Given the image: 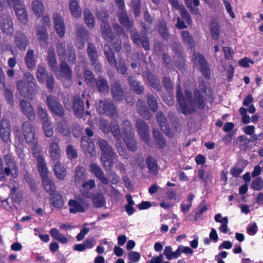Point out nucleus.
I'll return each mask as SVG.
<instances>
[{
	"mask_svg": "<svg viewBox=\"0 0 263 263\" xmlns=\"http://www.w3.org/2000/svg\"><path fill=\"white\" fill-rule=\"evenodd\" d=\"M59 72L61 77L64 79L65 87L70 86L72 80V70L66 62L63 61L61 62Z\"/></svg>",
	"mask_w": 263,
	"mask_h": 263,
	"instance_id": "9b49d317",
	"label": "nucleus"
},
{
	"mask_svg": "<svg viewBox=\"0 0 263 263\" xmlns=\"http://www.w3.org/2000/svg\"><path fill=\"white\" fill-rule=\"evenodd\" d=\"M16 47L21 51L25 50L29 44L26 35L21 32H16L14 37Z\"/></svg>",
	"mask_w": 263,
	"mask_h": 263,
	"instance_id": "412c9836",
	"label": "nucleus"
},
{
	"mask_svg": "<svg viewBox=\"0 0 263 263\" xmlns=\"http://www.w3.org/2000/svg\"><path fill=\"white\" fill-rule=\"evenodd\" d=\"M135 126L141 140L148 145L150 139L149 126L147 123L141 119H138L136 120Z\"/></svg>",
	"mask_w": 263,
	"mask_h": 263,
	"instance_id": "1a4fd4ad",
	"label": "nucleus"
},
{
	"mask_svg": "<svg viewBox=\"0 0 263 263\" xmlns=\"http://www.w3.org/2000/svg\"><path fill=\"white\" fill-rule=\"evenodd\" d=\"M110 131L112 135L117 139L118 141H121L122 135L119 124L117 121H114L110 124Z\"/></svg>",
	"mask_w": 263,
	"mask_h": 263,
	"instance_id": "3c124183",
	"label": "nucleus"
},
{
	"mask_svg": "<svg viewBox=\"0 0 263 263\" xmlns=\"http://www.w3.org/2000/svg\"><path fill=\"white\" fill-rule=\"evenodd\" d=\"M82 147L86 154L92 155L95 145L89 137H83L81 140Z\"/></svg>",
	"mask_w": 263,
	"mask_h": 263,
	"instance_id": "ea45409f",
	"label": "nucleus"
},
{
	"mask_svg": "<svg viewBox=\"0 0 263 263\" xmlns=\"http://www.w3.org/2000/svg\"><path fill=\"white\" fill-rule=\"evenodd\" d=\"M85 23L89 28H93L95 26V22L93 14L89 9H85L84 11Z\"/></svg>",
	"mask_w": 263,
	"mask_h": 263,
	"instance_id": "864d4df0",
	"label": "nucleus"
},
{
	"mask_svg": "<svg viewBox=\"0 0 263 263\" xmlns=\"http://www.w3.org/2000/svg\"><path fill=\"white\" fill-rule=\"evenodd\" d=\"M5 163L7 166L4 169V174L8 177L11 175L13 178H15L18 175V167L14 157L11 154L4 156Z\"/></svg>",
	"mask_w": 263,
	"mask_h": 263,
	"instance_id": "39448f33",
	"label": "nucleus"
},
{
	"mask_svg": "<svg viewBox=\"0 0 263 263\" xmlns=\"http://www.w3.org/2000/svg\"><path fill=\"white\" fill-rule=\"evenodd\" d=\"M157 122L162 131L170 130V126L167 120L161 111H159L156 114Z\"/></svg>",
	"mask_w": 263,
	"mask_h": 263,
	"instance_id": "473e14b6",
	"label": "nucleus"
},
{
	"mask_svg": "<svg viewBox=\"0 0 263 263\" xmlns=\"http://www.w3.org/2000/svg\"><path fill=\"white\" fill-rule=\"evenodd\" d=\"M36 77L40 83L46 82V87L49 92H52L54 89V80L52 73L47 72L42 66L37 67Z\"/></svg>",
	"mask_w": 263,
	"mask_h": 263,
	"instance_id": "20e7f679",
	"label": "nucleus"
},
{
	"mask_svg": "<svg viewBox=\"0 0 263 263\" xmlns=\"http://www.w3.org/2000/svg\"><path fill=\"white\" fill-rule=\"evenodd\" d=\"M83 75L87 84L90 87H93L97 78H95V75L91 71L86 69L84 71Z\"/></svg>",
	"mask_w": 263,
	"mask_h": 263,
	"instance_id": "052dcab7",
	"label": "nucleus"
},
{
	"mask_svg": "<svg viewBox=\"0 0 263 263\" xmlns=\"http://www.w3.org/2000/svg\"><path fill=\"white\" fill-rule=\"evenodd\" d=\"M153 136L156 146L159 149H164L166 147V140L158 129L156 128L153 129Z\"/></svg>",
	"mask_w": 263,
	"mask_h": 263,
	"instance_id": "7c9ffc66",
	"label": "nucleus"
},
{
	"mask_svg": "<svg viewBox=\"0 0 263 263\" xmlns=\"http://www.w3.org/2000/svg\"><path fill=\"white\" fill-rule=\"evenodd\" d=\"M175 62L176 67L180 69H182L185 65V59L180 51H177L175 54Z\"/></svg>",
	"mask_w": 263,
	"mask_h": 263,
	"instance_id": "bf43d9fd",
	"label": "nucleus"
},
{
	"mask_svg": "<svg viewBox=\"0 0 263 263\" xmlns=\"http://www.w3.org/2000/svg\"><path fill=\"white\" fill-rule=\"evenodd\" d=\"M146 74L147 80L151 86L157 91H161L162 88L159 78L151 72H147Z\"/></svg>",
	"mask_w": 263,
	"mask_h": 263,
	"instance_id": "c756f323",
	"label": "nucleus"
},
{
	"mask_svg": "<svg viewBox=\"0 0 263 263\" xmlns=\"http://www.w3.org/2000/svg\"><path fill=\"white\" fill-rule=\"evenodd\" d=\"M69 9L73 17L76 18L81 17L82 11L77 0H70L69 2Z\"/></svg>",
	"mask_w": 263,
	"mask_h": 263,
	"instance_id": "2f4dec72",
	"label": "nucleus"
},
{
	"mask_svg": "<svg viewBox=\"0 0 263 263\" xmlns=\"http://www.w3.org/2000/svg\"><path fill=\"white\" fill-rule=\"evenodd\" d=\"M37 115L39 117L42 123L49 120L47 110L42 106H38L36 108Z\"/></svg>",
	"mask_w": 263,
	"mask_h": 263,
	"instance_id": "680f3d73",
	"label": "nucleus"
},
{
	"mask_svg": "<svg viewBox=\"0 0 263 263\" xmlns=\"http://www.w3.org/2000/svg\"><path fill=\"white\" fill-rule=\"evenodd\" d=\"M90 172L97 177L102 184H107L108 180L99 165L96 163H91L89 166Z\"/></svg>",
	"mask_w": 263,
	"mask_h": 263,
	"instance_id": "4be33fe9",
	"label": "nucleus"
},
{
	"mask_svg": "<svg viewBox=\"0 0 263 263\" xmlns=\"http://www.w3.org/2000/svg\"><path fill=\"white\" fill-rule=\"evenodd\" d=\"M11 126L10 121L3 118L0 124V138L5 143L10 141Z\"/></svg>",
	"mask_w": 263,
	"mask_h": 263,
	"instance_id": "dca6fc26",
	"label": "nucleus"
},
{
	"mask_svg": "<svg viewBox=\"0 0 263 263\" xmlns=\"http://www.w3.org/2000/svg\"><path fill=\"white\" fill-rule=\"evenodd\" d=\"M148 105L153 112H156L158 109V105L157 99L153 94L148 93L146 96Z\"/></svg>",
	"mask_w": 263,
	"mask_h": 263,
	"instance_id": "6e6d98bb",
	"label": "nucleus"
},
{
	"mask_svg": "<svg viewBox=\"0 0 263 263\" xmlns=\"http://www.w3.org/2000/svg\"><path fill=\"white\" fill-rule=\"evenodd\" d=\"M128 80L131 89L135 93L140 95L143 92L144 89V86L143 85H141L140 82L135 80L133 76H129Z\"/></svg>",
	"mask_w": 263,
	"mask_h": 263,
	"instance_id": "c9c22d12",
	"label": "nucleus"
},
{
	"mask_svg": "<svg viewBox=\"0 0 263 263\" xmlns=\"http://www.w3.org/2000/svg\"><path fill=\"white\" fill-rule=\"evenodd\" d=\"M53 22L57 34L60 37H63L65 34V26L61 14L54 13L53 15Z\"/></svg>",
	"mask_w": 263,
	"mask_h": 263,
	"instance_id": "2eb2a0df",
	"label": "nucleus"
},
{
	"mask_svg": "<svg viewBox=\"0 0 263 263\" xmlns=\"http://www.w3.org/2000/svg\"><path fill=\"white\" fill-rule=\"evenodd\" d=\"M193 55L195 57L194 63L199 65L200 71L203 77L206 80L210 79L211 77V69L209 64L204 55L196 52H194Z\"/></svg>",
	"mask_w": 263,
	"mask_h": 263,
	"instance_id": "0eeeda50",
	"label": "nucleus"
},
{
	"mask_svg": "<svg viewBox=\"0 0 263 263\" xmlns=\"http://www.w3.org/2000/svg\"><path fill=\"white\" fill-rule=\"evenodd\" d=\"M20 106L23 114L29 120L34 121L35 120V112L29 102L24 100H21Z\"/></svg>",
	"mask_w": 263,
	"mask_h": 263,
	"instance_id": "6ab92c4d",
	"label": "nucleus"
},
{
	"mask_svg": "<svg viewBox=\"0 0 263 263\" xmlns=\"http://www.w3.org/2000/svg\"><path fill=\"white\" fill-rule=\"evenodd\" d=\"M42 179L44 188L49 195H52L53 194L58 192L56 191L54 182L48 177Z\"/></svg>",
	"mask_w": 263,
	"mask_h": 263,
	"instance_id": "a19ab883",
	"label": "nucleus"
},
{
	"mask_svg": "<svg viewBox=\"0 0 263 263\" xmlns=\"http://www.w3.org/2000/svg\"><path fill=\"white\" fill-rule=\"evenodd\" d=\"M36 37L40 46L47 47L48 45V33L46 28L44 26H40L36 30Z\"/></svg>",
	"mask_w": 263,
	"mask_h": 263,
	"instance_id": "a878e982",
	"label": "nucleus"
},
{
	"mask_svg": "<svg viewBox=\"0 0 263 263\" xmlns=\"http://www.w3.org/2000/svg\"><path fill=\"white\" fill-rule=\"evenodd\" d=\"M131 40L137 46H141L146 51L149 50V37L145 33L142 34V38L138 31H134L130 35Z\"/></svg>",
	"mask_w": 263,
	"mask_h": 263,
	"instance_id": "f8f14e48",
	"label": "nucleus"
},
{
	"mask_svg": "<svg viewBox=\"0 0 263 263\" xmlns=\"http://www.w3.org/2000/svg\"><path fill=\"white\" fill-rule=\"evenodd\" d=\"M17 19L23 24H26L28 21V14L25 5L23 3L15 5L13 7Z\"/></svg>",
	"mask_w": 263,
	"mask_h": 263,
	"instance_id": "5701e85b",
	"label": "nucleus"
},
{
	"mask_svg": "<svg viewBox=\"0 0 263 263\" xmlns=\"http://www.w3.org/2000/svg\"><path fill=\"white\" fill-rule=\"evenodd\" d=\"M112 99L116 102L122 101L124 98V91L119 81H114L110 85Z\"/></svg>",
	"mask_w": 263,
	"mask_h": 263,
	"instance_id": "f3484780",
	"label": "nucleus"
},
{
	"mask_svg": "<svg viewBox=\"0 0 263 263\" xmlns=\"http://www.w3.org/2000/svg\"><path fill=\"white\" fill-rule=\"evenodd\" d=\"M123 137L135 135L134 129L131 122L128 120L123 121L121 124Z\"/></svg>",
	"mask_w": 263,
	"mask_h": 263,
	"instance_id": "de8ad7c7",
	"label": "nucleus"
},
{
	"mask_svg": "<svg viewBox=\"0 0 263 263\" xmlns=\"http://www.w3.org/2000/svg\"><path fill=\"white\" fill-rule=\"evenodd\" d=\"M65 43L62 42L57 45V52L60 59L65 58L66 57Z\"/></svg>",
	"mask_w": 263,
	"mask_h": 263,
	"instance_id": "774afa93",
	"label": "nucleus"
},
{
	"mask_svg": "<svg viewBox=\"0 0 263 263\" xmlns=\"http://www.w3.org/2000/svg\"><path fill=\"white\" fill-rule=\"evenodd\" d=\"M32 9L36 17L39 18L41 17L44 10V7L42 0H33Z\"/></svg>",
	"mask_w": 263,
	"mask_h": 263,
	"instance_id": "79ce46f5",
	"label": "nucleus"
},
{
	"mask_svg": "<svg viewBox=\"0 0 263 263\" xmlns=\"http://www.w3.org/2000/svg\"><path fill=\"white\" fill-rule=\"evenodd\" d=\"M158 30L161 37L165 40H167L170 36V33L165 21H161L159 22Z\"/></svg>",
	"mask_w": 263,
	"mask_h": 263,
	"instance_id": "603ef678",
	"label": "nucleus"
},
{
	"mask_svg": "<svg viewBox=\"0 0 263 263\" xmlns=\"http://www.w3.org/2000/svg\"><path fill=\"white\" fill-rule=\"evenodd\" d=\"M193 95L192 105H194L199 110H204L206 106V102L203 95L198 88H195L194 90Z\"/></svg>",
	"mask_w": 263,
	"mask_h": 263,
	"instance_id": "aec40b11",
	"label": "nucleus"
},
{
	"mask_svg": "<svg viewBox=\"0 0 263 263\" xmlns=\"http://www.w3.org/2000/svg\"><path fill=\"white\" fill-rule=\"evenodd\" d=\"M68 204L70 207V213L76 214L79 212L84 213L86 211V209L84 206L77 200H69Z\"/></svg>",
	"mask_w": 263,
	"mask_h": 263,
	"instance_id": "e433bc0d",
	"label": "nucleus"
},
{
	"mask_svg": "<svg viewBox=\"0 0 263 263\" xmlns=\"http://www.w3.org/2000/svg\"><path fill=\"white\" fill-rule=\"evenodd\" d=\"M53 171L54 175L57 178L61 180L65 179L67 175V171L63 164L59 161L55 162Z\"/></svg>",
	"mask_w": 263,
	"mask_h": 263,
	"instance_id": "4c0bfd02",
	"label": "nucleus"
},
{
	"mask_svg": "<svg viewBox=\"0 0 263 263\" xmlns=\"http://www.w3.org/2000/svg\"><path fill=\"white\" fill-rule=\"evenodd\" d=\"M137 110L138 114L145 119H149L151 118V114L146 106L145 103L140 99L137 101Z\"/></svg>",
	"mask_w": 263,
	"mask_h": 263,
	"instance_id": "f704fd0d",
	"label": "nucleus"
},
{
	"mask_svg": "<svg viewBox=\"0 0 263 263\" xmlns=\"http://www.w3.org/2000/svg\"><path fill=\"white\" fill-rule=\"evenodd\" d=\"M97 18L102 22V24L108 22L109 14L106 10H99L96 13Z\"/></svg>",
	"mask_w": 263,
	"mask_h": 263,
	"instance_id": "0e129e2a",
	"label": "nucleus"
},
{
	"mask_svg": "<svg viewBox=\"0 0 263 263\" xmlns=\"http://www.w3.org/2000/svg\"><path fill=\"white\" fill-rule=\"evenodd\" d=\"M135 135L123 137V140L125 142L127 149L131 152H135L137 150L138 146L136 140L135 138Z\"/></svg>",
	"mask_w": 263,
	"mask_h": 263,
	"instance_id": "37998d69",
	"label": "nucleus"
},
{
	"mask_svg": "<svg viewBox=\"0 0 263 263\" xmlns=\"http://www.w3.org/2000/svg\"><path fill=\"white\" fill-rule=\"evenodd\" d=\"M119 22L127 30L129 31L134 25V21L132 16L129 17L127 13L124 11H120L118 14Z\"/></svg>",
	"mask_w": 263,
	"mask_h": 263,
	"instance_id": "393cba45",
	"label": "nucleus"
},
{
	"mask_svg": "<svg viewBox=\"0 0 263 263\" xmlns=\"http://www.w3.org/2000/svg\"><path fill=\"white\" fill-rule=\"evenodd\" d=\"M117 68V71L121 74H124L126 73L127 69V66L126 65L125 60L122 58H119L118 61V64L117 62V66H115Z\"/></svg>",
	"mask_w": 263,
	"mask_h": 263,
	"instance_id": "69168bd1",
	"label": "nucleus"
},
{
	"mask_svg": "<svg viewBox=\"0 0 263 263\" xmlns=\"http://www.w3.org/2000/svg\"><path fill=\"white\" fill-rule=\"evenodd\" d=\"M27 81L20 80L17 83V87L21 96L27 99H33L37 86L36 81L31 73L26 74Z\"/></svg>",
	"mask_w": 263,
	"mask_h": 263,
	"instance_id": "7ed1b4c3",
	"label": "nucleus"
},
{
	"mask_svg": "<svg viewBox=\"0 0 263 263\" xmlns=\"http://www.w3.org/2000/svg\"><path fill=\"white\" fill-rule=\"evenodd\" d=\"M60 139L54 137L49 140V154L51 160L54 162L59 161L61 156V151L59 146Z\"/></svg>",
	"mask_w": 263,
	"mask_h": 263,
	"instance_id": "6e6552de",
	"label": "nucleus"
},
{
	"mask_svg": "<svg viewBox=\"0 0 263 263\" xmlns=\"http://www.w3.org/2000/svg\"><path fill=\"white\" fill-rule=\"evenodd\" d=\"M178 10H179L181 18L184 20L189 25H191L192 24V17L184 6L181 5Z\"/></svg>",
	"mask_w": 263,
	"mask_h": 263,
	"instance_id": "13d9d810",
	"label": "nucleus"
},
{
	"mask_svg": "<svg viewBox=\"0 0 263 263\" xmlns=\"http://www.w3.org/2000/svg\"><path fill=\"white\" fill-rule=\"evenodd\" d=\"M86 170L83 166H78L76 168L74 179L76 185L81 184L86 179Z\"/></svg>",
	"mask_w": 263,
	"mask_h": 263,
	"instance_id": "72a5a7b5",
	"label": "nucleus"
},
{
	"mask_svg": "<svg viewBox=\"0 0 263 263\" xmlns=\"http://www.w3.org/2000/svg\"><path fill=\"white\" fill-rule=\"evenodd\" d=\"M147 167L152 174H157L158 172V165L157 160L152 156L148 155L146 158Z\"/></svg>",
	"mask_w": 263,
	"mask_h": 263,
	"instance_id": "c03bdc74",
	"label": "nucleus"
},
{
	"mask_svg": "<svg viewBox=\"0 0 263 263\" xmlns=\"http://www.w3.org/2000/svg\"><path fill=\"white\" fill-rule=\"evenodd\" d=\"M104 54L110 66H117V60L115 53L109 45L104 46Z\"/></svg>",
	"mask_w": 263,
	"mask_h": 263,
	"instance_id": "58836bf2",
	"label": "nucleus"
},
{
	"mask_svg": "<svg viewBox=\"0 0 263 263\" xmlns=\"http://www.w3.org/2000/svg\"><path fill=\"white\" fill-rule=\"evenodd\" d=\"M93 87H95L101 93H107L109 90L107 80L101 76L97 78Z\"/></svg>",
	"mask_w": 263,
	"mask_h": 263,
	"instance_id": "bb28decb",
	"label": "nucleus"
},
{
	"mask_svg": "<svg viewBox=\"0 0 263 263\" xmlns=\"http://www.w3.org/2000/svg\"><path fill=\"white\" fill-rule=\"evenodd\" d=\"M102 104V106H100L98 109L99 112L100 114H105L107 116L114 118L118 115V111L116 105L114 103L111 101L104 100L103 102L101 101Z\"/></svg>",
	"mask_w": 263,
	"mask_h": 263,
	"instance_id": "9d476101",
	"label": "nucleus"
},
{
	"mask_svg": "<svg viewBox=\"0 0 263 263\" xmlns=\"http://www.w3.org/2000/svg\"><path fill=\"white\" fill-rule=\"evenodd\" d=\"M210 30L211 36L214 40H217L219 38L220 26L218 22H213L210 25Z\"/></svg>",
	"mask_w": 263,
	"mask_h": 263,
	"instance_id": "5fc2aeb1",
	"label": "nucleus"
},
{
	"mask_svg": "<svg viewBox=\"0 0 263 263\" xmlns=\"http://www.w3.org/2000/svg\"><path fill=\"white\" fill-rule=\"evenodd\" d=\"M73 110L75 116L79 118H82L84 114V104L83 99L76 95L73 98Z\"/></svg>",
	"mask_w": 263,
	"mask_h": 263,
	"instance_id": "a211bd4d",
	"label": "nucleus"
},
{
	"mask_svg": "<svg viewBox=\"0 0 263 263\" xmlns=\"http://www.w3.org/2000/svg\"><path fill=\"white\" fill-rule=\"evenodd\" d=\"M67 158L70 160H75L78 157V152L72 145H69L66 149Z\"/></svg>",
	"mask_w": 263,
	"mask_h": 263,
	"instance_id": "e2e57ef3",
	"label": "nucleus"
},
{
	"mask_svg": "<svg viewBox=\"0 0 263 263\" xmlns=\"http://www.w3.org/2000/svg\"><path fill=\"white\" fill-rule=\"evenodd\" d=\"M25 62L27 68L33 69L35 66L36 60L33 50H28L25 57Z\"/></svg>",
	"mask_w": 263,
	"mask_h": 263,
	"instance_id": "a18cd8bd",
	"label": "nucleus"
},
{
	"mask_svg": "<svg viewBox=\"0 0 263 263\" xmlns=\"http://www.w3.org/2000/svg\"><path fill=\"white\" fill-rule=\"evenodd\" d=\"M22 130L24 138L28 143H33L35 139V129L31 123L28 121H24L22 125Z\"/></svg>",
	"mask_w": 263,
	"mask_h": 263,
	"instance_id": "4468645a",
	"label": "nucleus"
},
{
	"mask_svg": "<svg viewBox=\"0 0 263 263\" xmlns=\"http://www.w3.org/2000/svg\"><path fill=\"white\" fill-rule=\"evenodd\" d=\"M50 201L51 205L58 209H62L65 204V200L63 196L59 192H57L50 195Z\"/></svg>",
	"mask_w": 263,
	"mask_h": 263,
	"instance_id": "c85d7f7f",
	"label": "nucleus"
},
{
	"mask_svg": "<svg viewBox=\"0 0 263 263\" xmlns=\"http://www.w3.org/2000/svg\"><path fill=\"white\" fill-rule=\"evenodd\" d=\"M0 28L2 31L8 35H12L14 33L13 23L9 15L3 14L0 17Z\"/></svg>",
	"mask_w": 263,
	"mask_h": 263,
	"instance_id": "ddd939ff",
	"label": "nucleus"
},
{
	"mask_svg": "<svg viewBox=\"0 0 263 263\" xmlns=\"http://www.w3.org/2000/svg\"><path fill=\"white\" fill-rule=\"evenodd\" d=\"M46 103L53 115L59 117L64 116L65 114V109L55 96L51 95L47 96Z\"/></svg>",
	"mask_w": 263,
	"mask_h": 263,
	"instance_id": "423d86ee",
	"label": "nucleus"
},
{
	"mask_svg": "<svg viewBox=\"0 0 263 263\" xmlns=\"http://www.w3.org/2000/svg\"><path fill=\"white\" fill-rule=\"evenodd\" d=\"M92 202L95 207L99 208L105 205L106 200L102 193H97L92 197Z\"/></svg>",
	"mask_w": 263,
	"mask_h": 263,
	"instance_id": "09e8293b",
	"label": "nucleus"
},
{
	"mask_svg": "<svg viewBox=\"0 0 263 263\" xmlns=\"http://www.w3.org/2000/svg\"><path fill=\"white\" fill-rule=\"evenodd\" d=\"M34 155H36L35 154ZM35 158L37 160V168L42 179L48 177V170L46 167V164L43 156H39L34 155Z\"/></svg>",
	"mask_w": 263,
	"mask_h": 263,
	"instance_id": "cd10ccee",
	"label": "nucleus"
},
{
	"mask_svg": "<svg viewBox=\"0 0 263 263\" xmlns=\"http://www.w3.org/2000/svg\"><path fill=\"white\" fill-rule=\"evenodd\" d=\"M57 129L64 136H68L70 134L68 123L65 119H62L57 123Z\"/></svg>",
	"mask_w": 263,
	"mask_h": 263,
	"instance_id": "49530a36",
	"label": "nucleus"
},
{
	"mask_svg": "<svg viewBox=\"0 0 263 263\" xmlns=\"http://www.w3.org/2000/svg\"><path fill=\"white\" fill-rule=\"evenodd\" d=\"M47 61L48 65L52 69H57V61L53 48H49L47 57Z\"/></svg>",
	"mask_w": 263,
	"mask_h": 263,
	"instance_id": "8fccbe9b",
	"label": "nucleus"
},
{
	"mask_svg": "<svg viewBox=\"0 0 263 263\" xmlns=\"http://www.w3.org/2000/svg\"><path fill=\"white\" fill-rule=\"evenodd\" d=\"M87 52L91 61V64L94 65L96 68L99 67V68L101 67L98 62V55L97 49L95 46L91 43H89L87 45Z\"/></svg>",
	"mask_w": 263,
	"mask_h": 263,
	"instance_id": "b1692460",
	"label": "nucleus"
},
{
	"mask_svg": "<svg viewBox=\"0 0 263 263\" xmlns=\"http://www.w3.org/2000/svg\"><path fill=\"white\" fill-rule=\"evenodd\" d=\"M98 143L102 152L101 163L105 170H110L113 166V159L116 153L106 140L99 138Z\"/></svg>",
	"mask_w": 263,
	"mask_h": 263,
	"instance_id": "f03ea898",
	"label": "nucleus"
},
{
	"mask_svg": "<svg viewBox=\"0 0 263 263\" xmlns=\"http://www.w3.org/2000/svg\"><path fill=\"white\" fill-rule=\"evenodd\" d=\"M51 236L55 239L58 240L61 243H66L68 241V239L65 236L61 234L59 231L56 228H52L50 230Z\"/></svg>",
	"mask_w": 263,
	"mask_h": 263,
	"instance_id": "4d7b16f0",
	"label": "nucleus"
},
{
	"mask_svg": "<svg viewBox=\"0 0 263 263\" xmlns=\"http://www.w3.org/2000/svg\"><path fill=\"white\" fill-rule=\"evenodd\" d=\"M176 98L181 112L183 115H186L187 114H192L196 111V109L195 108L189 107L187 105L186 102H187L190 105H192V103L193 100V95L191 91L185 90L184 91V96L181 86L178 85L177 86Z\"/></svg>",
	"mask_w": 263,
	"mask_h": 263,
	"instance_id": "f257e3e1",
	"label": "nucleus"
},
{
	"mask_svg": "<svg viewBox=\"0 0 263 263\" xmlns=\"http://www.w3.org/2000/svg\"><path fill=\"white\" fill-rule=\"evenodd\" d=\"M251 187L254 191H260L263 188V181L261 177H257L253 180L251 184Z\"/></svg>",
	"mask_w": 263,
	"mask_h": 263,
	"instance_id": "338daca9",
	"label": "nucleus"
}]
</instances>
